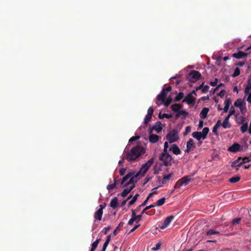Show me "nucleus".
I'll return each instance as SVG.
<instances>
[{
	"instance_id": "obj_1",
	"label": "nucleus",
	"mask_w": 251,
	"mask_h": 251,
	"mask_svg": "<svg viewBox=\"0 0 251 251\" xmlns=\"http://www.w3.org/2000/svg\"><path fill=\"white\" fill-rule=\"evenodd\" d=\"M172 90V87L169 86L167 88H163L160 93L157 95L155 100V103L157 106L161 105H164L165 107L169 106L173 101L178 102L181 100H183L184 94L183 92H179L174 98L173 99L171 96H167L171 91Z\"/></svg>"
},
{
	"instance_id": "obj_2",
	"label": "nucleus",
	"mask_w": 251,
	"mask_h": 251,
	"mask_svg": "<svg viewBox=\"0 0 251 251\" xmlns=\"http://www.w3.org/2000/svg\"><path fill=\"white\" fill-rule=\"evenodd\" d=\"M145 152V149L140 145L133 147L130 151L125 152V158L128 162L134 161Z\"/></svg>"
},
{
	"instance_id": "obj_3",
	"label": "nucleus",
	"mask_w": 251,
	"mask_h": 251,
	"mask_svg": "<svg viewBox=\"0 0 251 251\" xmlns=\"http://www.w3.org/2000/svg\"><path fill=\"white\" fill-rule=\"evenodd\" d=\"M159 159L165 166H171L173 161V158L168 152H161Z\"/></svg>"
},
{
	"instance_id": "obj_4",
	"label": "nucleus",
	"mask_w": 251,
	"mask_h": 251,
	"mask_svg": "<svg viewBox=\"0 0 251 251\" xmlns=\"http://www.w3.org/2000/svg\"><path fill=\"white\" fill-rule=\"evenodd\" d=\"M194 175H192V176H187L179 179L176 183L174 186V189H177L181 186H186L191 180L193 179L192 177Z\"/></svg>"
},
{
	"instance_id": "obj_5",
	"label": "nucleus",
	"mask_w": 251,
	"mask_h": 251,
	"mask_svg": "<svg viewBox=\"0 0 251 251\" xmlns=\"http://www.w3.org/2000/svg\"><path fill=\"white\" fill-rule=\"evenodd\" d=\"M153 162V158H152L148 160L146 163L143 164L140 170L137 173V176H143L151 166Z\"/></svg>"
},
{
	"instance_id": "obj_6",
	"label": "nucleus",
	"mask_w": 251,
	"mask_h": 251,
	"mask_svg": "<svg viewBox=\"0 0 251 251\" xmlns=\"http://www.w3.org/2000/svg\"><path fill=\"white\" fill-rule=\"evenodd\" d=\"M201 76V73L195 70L191 71L188 74L187 78L192 82H195L198 80Z\"/></svg>"
},
{
	"instance_id": "obj_7",
	"label": "nucleus",
	"mask_w": 251,
	"mask_h": 251,
	"mask_svg": "<svg viewBox=\"0 0 251 251\" xmlns=\"http://www.w3.org/2000/svg\"><path fill=\"white\" fill-rule=\"evenodd\" d=\"M166 139L170 143H172L177 140L178 137L175 130L170 132L166 136Z\"/></svg>"
},
{
	"instance_id": "obj_8",
	"label": "nucleus",
	"mask_w": 251,
	"mask_h": 251,
	"mask_svg": "<svg viewBox=\"0 0 251 251\" xmlns=\"http://www.w3.org/2000/svg\"><path fill=\"white\" fill-rule=\"evenodd\" d=\"M106 204L104 205L100 204L99 205V208L95 212L94 217L95 220L100 221L103 214V209L105 208Z\"/></svg>"
},
{
	"instance_id": "obj_9",
	"label": "nucleus",
	"mask_w": 251,
	"mask_h": 251,
	"mask_svg": "<svg viewBox=\"0 0 251 251\" xmlns=\"http://www.w3.org/2000/svg\"><path fill=\"white\" fill-rule=\"evenodd\" d=\"M196 98L192 94H188L183 99L182 102L186 103L189 105H194L195 103Z\"/></svg>"
},
{
	"instance_id": "obj_10",
	"label": "nucleus",
	"mask_w": 251,
	"mask_h": 251,
	"mask_svg": "<svg viewBox=\"0 0 251 251\" xmlns=\"http://www.w3.org/2000/svg\"><path fill=\"white\" fill-rule=\"evenodd\" d=\"M246 102L244 99H238L234 102V105L240 108V110H247Z\"/></svg>"
},
{
	"instance_id": "obj_11",
	"label": "nucleus",
	"mask_w": 251,
	"mask_h": 251,
	"mask_svg": "<svg viewBox=\"0 0 251 251\" xmlns=\"http://www.w3.org/2000/svg\"><path fill=\"white\" fill-rule=\"evenodd\" d=\"M235 111H229V114H228V115H227V116L226 117V118H225V119L224 120L223 123L222 124V126L224 128L230 127L231 126L229 123V119L230 116L231 115L234 114L235 113Z\"/></svg>"
},
{
	"instance_id": "obj_12",
	"label": "nucleus",
	"mask_w": 251,
	"mask_h": 251,
	"mask_svg": "<svg viewBox=\"0 0 251 251\" xmlns=\"http://www.w3.org/2000/svg\"><path fill=\"white\" fill-rule=\"evenodd\" d=\"M196 148V145L192 139H190L187 142L186 149L185 151L186 152H189L194 151Z\"/></svg>"
},
{
	"instance_id": "obj_13",
	"label": "nucleus",
	"mask_w": 251,
	"mask_h": 251,
	"mask_svg": "<svg viewBox=\"0 0 251 251\" xmlns=\"http://www.w3.org/2000/svg\"><path fill=\"white\" fill-rule=\"evenodd\" d=\"M175 219L174 216H170L167 217L165 218L164 220L163 223H162V225L160 226V228L161 229H163L166 228L168 226L170 225L171 222Z\"/></svg>"
},
{
	"instance_id": "obj_14",
	"label": "nucleus",
	"mask_w": 251,
	"mask_h": 251,
	"mask_svg": "<svg viewBox=\"0 0 251 251\" xmlns=\"http://www.w3.org/2000/svg\"><path fill=\"white\" fill-rule=\"evenodd\" d=\"M138 176L142 177L141 176H137V173L135 175L134 174L133 176H131L128 181L124 184V186H126L129 184H133L134 183L137 182L138 180L137 177Z\"/></svg>"
},
{
	"instance_id": "obj_15",
	"label": "nucleus",
	"mask_w": 251,
	"mask_h": 251,
	"mask_svg": "<svg viewBox=\"0 0 251 251\" xmlns=\"http://www.w3.org/2000/svg\"><path fill=\"white\" fill-rule=\"evenodd\" d=\"M248 55V53L244 52L242 51H238L237 52L234 53L232 54V57L236 59H241L244 57H246Z\"/></svg>"
},
{
	"instance_id": "obj_16",
	"label": "nucleus",
	"mask_w": 251,
	"mask_h": 251,
	"mask_svg": "<svg viewBox=\"0 0 251 251\" xmlns=\"http://www.w3.org/2000/svg\"><path fill=\"white\" fill-rule=\"evenodd\" d=\"M169 151L175 154L178 155L181 153V150L176 144H173L170 148Z\"/></svg>"
},
{
	"instance_id": "obj_17",
	"label": "nucleus",
	"mask_w": 251,
	"mask_h": 251,
	"mask_svg": "<svg viewBox=\"0 0 251 251\" xmlns=\"http://www.w3.org/2000/svg\"><path fill=\"white\" fill-rule=\"evenodd\" d=\"M240 148V145L238 143H235L228 148L227 151L232 152H236L239 151Z\"/></svg>"
},
{
	"instance_id": "obj_18",
	"label": "nucleus",
	"mask_w": 251,
	"mask_h": 251,
	"mask_svg": "<svg viewBox=\"0 0 251 251\" xmlns=\"http://www.w3.org/2000/svg\"><path fill=\"white\" fill-rule=\"evenodd\" d=\"M134 174V172L128 173L122 178L121 182V184L124 187H125V186H124V184H125V183L127 182L126 181L129 179V178L132 176H133Z\"/></svg>"
},
{
	"instance_id": "obj_19",
	"label": "nucleus",
	"mask_w": 251,
	"mask_h": 251,
	"mask_svg": "<svg viewBox=\"0 0 251 251\" xmlns=\"http://www.w3.org/2000/svg\"><path fill=\"white\" fill-rule=\"evenodd\" d=\"M155 206L154 205H153V204H151V205H150L149 206H146L144 209V210L142 211V214H144V213H145L147 215H153L155 213V210L154 209H152L150 211V212H146V210L149 209H151V208H153Z\"/></svg>"
},
{
	"instance_id": "obj_20",
	"label": "nucleus",
	"mask_w": 251,
	"mask_h": 251,
	"mask_svg": "<svg viewBox=\"0 0 251 251\" xmlns=\"http://www.w3.org/2000/svg\"><path fill=\"white\" fill-rule=\"evenodd\" d=\"M177 112L176 113L175 117L176 119H177L180 117H182L181 118L182 119H184L186 116L188 115V113L186 112V111H176Z\"/></svg>"
},
{
	"instance_id": "obj_21",
	"label": "nucleus",
	"mask_w": 251,
	"mask_h": 251,
	"mask_svg": "<svg viewBox=\"0 0 251 251\" xmlns=\"http://www.w3.org/2000/svg\"><path fill=\"white\" fill-rule=\"evenodd\" d=\"M162 128L161 126V124L160 122L156 123L155 125L152 127L151 129L150 130V133L152 131V130H154L156 131L157 133H159L162 131Z\"/></svg>"
},
{
	"instance_id": "obj_22",
	"label": "nucleus",
	"mask_w": 251,
	"mask_h": 251,
	"mask_svg": "<svg viewBox=\"0 0 251 251\" xmlns=\"http://www.w3.org/2000/svg\"><path fill=\"white\" fill-rule=\"evenodd\" d=\"M159 139V136L156 134H151L149 136V141L152 143H156Z\"/></svg>"
},
{
	"instance_id": "obj_23",
	"label": "nucleus",
	"mask_w": 251,
	"mask_h": 251,
	"mask_svg": "<svg viewBox=\"0 0 251 251\" xmlns=\"http://www.w3.org/2000/svg\"><path fill=\"white\" fill-rule=\"evenodd\" d=\"M232 101L230 98H227L225 101V106L224 109L219 108L218 110H228Z\"/></svg>"
},
{
	"instance_id": "obj_24",
	"label": "nucleus",
	"mask_w": 251,
	"mask_h": 251,
	"mask_svg": "<svg viewBox=\"0 0 251 251\" xmlns=\"http://www.w3.org/2000/svg\"><path fill=\"white\" fill-rule=\"evenodd\" d=\"M153 111H148V114L146 116L144 121V124H147L151 119L152 115L153 114Z\"/></svg>"
},
{
	"instance_id": "obj_25",
	"label": "nucleus",
	"mask_w": 251,
	"mask_h": 251,
	"mask_svg": "<svg viewBox=\"0 0 251 251\" xmlns=\"http://www.w3.org/2000/svg\"><path fill=\"white\" fill-rule=\"evenodd\" d=\"M118 198L117 197L113 198L110 201V206L113 209L116 208L118 205Z\"/></svg>"
},
{
	"instance_id": "obj_26",
	"label": "nucleus",
	"mask_w": 251,
	"mask_h": 251,
	"mask_svg": "<svg viewBox=\"0 0 251 251\" xmlns=\"http://www.w3.org/2000/svg\"><path fill=\"white\" fill-rule=\"evenodd\" d=\"M174 174L173 173H171L168 175H166V176H164L163 177V179L162 180V181H161V183L163 184H166L168 181L169 180V179H170V178L173 176Z\"/></svg>"
},
{
	"instance_id": "obj_27",
	"label": "nucleus",
	"mask_w": 251,
	"mask_h": 251,
	"mask_svg": "<svg viewBox=\"0 0 251 251\" xmlns=\"http://www.w3.org/2000/svg\"><path fill=\"white\" fill-rule=\"evenodd\" d=\"M192 136L194 138L197 139L199 141L201 140V138L202 139V136L201 132H199V131L193 132L192 133Z\"/></svg>"
},
{
	"instance_id": "obj_28",
	"label": "nucleus",
	"mask_w": 251,
	"mask_h": 251,
	"mask_svg": "<svg viewBox=\"0 0 251 251\" xmlns=\"http://www.w3.org/2000/svg\"><path fill=\"white\" fill-rule=\"evenodd\" d=\"M100 239H97L95 242H94L92 244L91 249L90 251H95V250L97 249V248L100 243Z\"/></svg>"
},
{
	"instance_id": "obj_29",
	"label": "nucleus",
	"mask_w": 251,
	"mask_h": 251,
	"mask_svg": "<svg viewBox=\"0 0 251 251\" xmlns=\"http://www.w3.org/2000/svg\"><path fill=\"white\" fill-rule=\"evenodd\" d=\"M209 129L207 127H204L201 132L202 139H205L209 132Z\"/></svg>"
},
{
	"instance_id": "obj_30",
	"label": "nucleus",
	"mask_w": 251,
	"mask_h": 251,
	"mask_svg": "<svg viewBox=\"0 0 251 251\" xmlns=\"http://www.w3.org/2000/svg\"><path fill=\"white\" fill-rule=\"evenodd\" d=\"M165 200H166V198L165 197H163V198H161L160 199H159L156 201V205H157L158 206H160L162 205L165 203Z\"/></svg>"
},
{
	"instance_id": "obj_31",
	"label": "nucleus",
	"mask_w": 251,
	"mask_h": 251,
	"mask_svg": "<svg viewBox=\"0 0 251 251\" xmlns=\"http://www.w3.org/2000/svg\"><path fill=\"white\" fill-rule=\"evenodd\" d=\"M135 221H137V219L135 217V214L134 213L131 214V218L128 221V224L129 225H132Z\"/></svg>"
},
{
	"instance_id": "obj_32",
	"label": "nucleus",
	"mask_w": 251,
	"mask_h": 251,
	"mask_svg": "<svg viewBox=\"0 0 251 251\" xmlns=\"http://www.w3.org/2000/svg\"><path fill=\"white\" fill-rule=\"evenodd\" d=\"M216 234H220V233L219 231H216L214 229H210L206 232V235L207 236H211Z\"/></svg>"
},
{
	"instance_id": "obj_33",
	"label": "nucleus",
	"mask_w": 251,
	"mask_h": 251,
	"mask_svg": "<svg viewBox=\"0 0 251 251\" xmlns=\"http://www.w3.org/2000/svg\"><path fill=\"white\" fill-rule=\"evenodd\" d=\"M172 115L171 114H161V113H159V117L160 119H164L165 118L167 119H170L172 117Z\"/></svg>"
},
{
	"instance_id": "obj_34",
	"label": "nucleus",
	"mask_w": 251,
	"mask_h": 251,
	"mask_svg": "<svg viewBox=\"0 0 251 251\" xmlns=\"http://www.w3.org/2000/svg\"><path fill=\"white\" fill-rule=\"evenodd\" d=\"M240 179V177L239 176H236L234 177H232L229 179V181L231 183H234L238 181H239Z\"/></svg>"
},
{
	"instance_id": "obj_35",
	"label": "nucleus",
	"mask_w": 251,
	"mask_h": 251,
	"mask_svg": "<svg viewBox=\"0 0 251 251\" xmlns=\"http://www.w3.org/2000/svg\"><path fill=\"white\" fill-rule=\"evenodd\" d=\"M181 108V105L180 104L175 103L171 106L172 110H180Z\"/></svg>"
},
{
	"instance_id": "obj_36",
	"label": "nucleus",
	"mask_w": 251,
	"mask_h": 251,
	"mask_svg": "<svg viewBox=\"0 0 251 251\" xmlns=\"http://www.w3.org/2000/svg\"><path fill=\"white\" fill-rule=\"evenodd\" d=\"M240 70L239 68L236 67L234 71V73H233L232 76L234 77H235L237 76H238L240 75Z\"/></svg>"
},
{
	"instance_id": "obj_37",
	"label": "nucleus",
	"mask_w": 251,
	"mask_h": 251,
	"mask_svg": "<svg viewBox=\"0 0 251 251\" xmlns=\"http://www.w3.org/2000/svg\"><path fill=\"white\" fill-rule=\"evenodd\" d=\"M208 111H201V112L200 114L201 118L202 119H205L207 117Z\"/></svg>"
},
{
	"instance_id": "obj_38",
	"label": "nucleus",
	"mask_w": 251,
	"mask_h": 251,
	"mask_svg": "<svg viewBox=\"0 0 251 251\" xmlns=\"http://www.w3.org/2000/svg\"><path fill=\"white\" fill-rule=\"evenodd\" d=\"M139 196L138 194H136L132 198V199L129 201L128 204L129 205H132L135 203V202L137 201V198Z\"/></svg>"
},
{
	"instance_id": "obj_39",
	"label": "nucleus",
	"mask_w": 251,
	"mask_h": 251,
	"mask_svg": "<svg viewBox=\"0 0 251 251\" xmlns=\"http://www.w3.org/2000/svg\"><path fill=\"white\" fill-rule=\"evenodd\" d=\"M248 126L247 123L243 124L240 127V130L242 132H245L248 129Z\"/></svg>"
},
{
	"instance_id": "obj_40",
	"label": "nucleus",
	"mask_w": 251,
	"mask_h": 251,
	"mask_svg": "<svg viewBox=\"0 0 251 251\" xmlns=\"http://www.w3.org/2000/svg\"><path fill=\"white\" fill-rule=\"evenodd\" d=\"M242 159V157H239L237 159L232 162L231 164L232 168H236V164L239 162V161Z\"/></svg>"
},
{
	"instance_id": "obj_41",
	"label": "nucleus",
	"mask_w": 251,
	"mask_h": 251,
	"mask_svg": "<svg viewBox=\"0 0 251 251\" xmlns=\"http://www.w3.org/2000/svg\"><path fill=\"white\" fill-rule=\"evenodd\" d=\"M130 193L129 191L128 190L127 188L124 189L123 191L121 193V196L123 197H126L127 194Z\"/></svg>"
},
{
	"instance_id": "obj_42",
	"label": "nucleus",
	"mask_w": 251,
	"mask_h": 251,
	"mask_svg": "<svg viewBox=\"0 0 251 251\" xmlns=\"http://www.w3.org/2000/svg\"><path fill=\"white\" fill-rule=\"evenodd\" d=\"M161 246V244L160 242H159L155 245V247H153L152 248V250L154 251H156L160 249Z\"/></svg>"
},
{
	"instance_id": "obj_43",
	"label": "nucleus",
	"mask_w": 251,
	"mask_h": 251,
	"mask_svg": "<svg viewBox=\"0 0 251 251\" xmlns=\"http://www.w3.org/2000/svg\"><path fill=\"white\" fill-rule=\"evenodd\" d=\"M140 138V136H138V135L133 136L130 138V139L129 140V142H132L134 141H136L137 140L139 139Z\"/></svg>"
},
{
	"instance_id": "obj_44",
	"label": "nucleus",
	"mask_w": 251,
	"mask_h": 251,
	"mask_svg": "<svg viewBox=\"0 0 251 251\" xmlns=\"http://www.w3.org/2000/svg\"><path fill=\"white\" fill-rule=\"evenodd\" d=\"M169 147V144L168 142H165L164 145V149L162 152H168V148Z\"/></svg>"
},
{
	"instance_id": "obj_45",
	"label": "nucleus",
	"mask_w": 251,
	"mask_h": 251,
	"mask_svg": "<svg viewBox=\"0 0 251 251\" xmlns=\"http://www.w3.org/2000/svg\"><path fill=\"white\" fill-rule=\"evenodd\" d=\"M191 128L190 126H188L185 128V132L184 133V135H187L189 133L191 132Z\"/></svg>"
},
{
	"instance_id": "obj_46",
	"label": "nucleus",
	"mask_w": 251,
	"mask_h": 251,
	"mask_svg": "<svg viewBox=\"0 0 251 251\" xmlns=\"http://www.w3.org/2000/svg\"><path fill=\"white\" fill-rule=\"evenodd\" d=\"M141 207L142 206H140V205L138 207H137L135 209L132 210V211H131L132 214L134 213L135 214H136L138 212H139Z\"/></svg>"
},
{
	"instance_id": "obj_47",
	"label": "nucleus",
	"mask_w": 251,
	"mask_h": 251,
	"mask_svg": "<svg viewBox=\"0 0 251 251\" xmlns=\"http://www.w3.org/2000/svg\"><path fill=\"white\" fill-rule=\"evenodd\" d=\"M209 88V87L208 85H203L201 91L203 93H206L208 92Z\"/></svg>"
},
{
	"instance_id": "obj_48",
	"label": "nucleus",
	"mask_w": 251,
	"mask_h": 251,
	"mask_svg": "<svg viewBox=\"0 0 251 251\" xmlns=\"http://www.w3.org/2000/svg\"><path fill=\"white\" fill-rule=\"evenodd\" d=\"M241 159H243L242 162H244V164L249 163L251 161V159H250V158L249 157H245L244 158L242 157Z\"/></svg>"
},
{
	"instance_id": "obj_49",
	"label": "nucleus",
	"mask_w": 251,
	"mask_h": 251,
	"mask_svg": "<svg viewBox=\"0 0 251 251\" xmlns=\"http://www.w3.org/2000/svg\"><path fill=\"white\" fill-rule=\"evenodd\" d=\"M218 128H219V127L216 126L215 125V126H214V127L213 128L212 132L216 135H218V133L217 132V129H218Z\"/></svg>"
},
{
	"instance_id": "obj_50",
	"label": "nucleus",
	"mask_w": 251,
	"mask_h": 251,
	"mask_svg": "<svg viewBox=\"0 0 251 251\" xmlns=\"http://www.w3.org/2000/svg\"><path fill=\"white\" fill-rule=\"evenodd\" d=\"M115 187V184H110L107 186V189L108 190H110L113 189Z\"/></svg>"
},
{
	"instance_id": "obj_51",
	"label": "nucleus",
	"mask_w": 251,
	"mask_h": 251,
	"mask_svg": "<svg viewBox=\"0 0 251 251\" xmlns=\"http://www.w3.org/2000/svg\"><path fill=\"white\" fill-rule=\"evenodd\" d=\"M142 214H143L142 213H141V215H136V214H135V217L137 219V221H136L137 223H138L139 221H140L141 220Z\"/></svg>"
},
{
	"instance_id": "obj_52",
	"label": "nucleus",
	"mask_w": 251,
	"mask_h": 251,
	"mask_svg": "<svg viewBox=\"0 0 251 251\" xmlns=\"http://www.w3.org/2000/svg\"><path fill=\"white\" fill-rule=\"evenodd\" d=\"M251 93V89L245 88V95L247 96V95H249Z\"/></svg>"
},
{
	"instance_id": "obj_53",
	"label": "nucleus",
	"mask_w": 251,
	"mask_h": 251,
	"mask_svg": "<svg viewBox=\"0 0 251 251\" xmlns=\"http://www.w3.org/2000/svg\"><path fill=\"white\" fill-rule=\"evenodd\" d=\"M217 82H218V79L217 78H215L214 81H211L210 82V84L212 86H215L217 85Z\"/></svg>"
},
{
	"instance_id": "obj_54",
	"label": "nucleus",
	"mask_w": 251,
	"mask_h": 251,
	"mask_svg": "<svg viewBox=\"0 0 251 251\" xmlns=\"http://www.w3.org/2000/svg\"><path fill=\"white\" fill-rule=\"evenodd\" d=\"M126 168H121L120 170V175L121 176H124L126 173Z\"/></svg>"
},
{
	"instance_id": "obj_55",
	"label": "nucleus",
	"mask_w": 251,
	"mask_h": 251,
	"mask_svg": "<svg viewBox=\"0 0 251 251\" xmlns=\"http://www.w3.org/2000/svg\"><path fill=\"white\" fill-rule=\"evenodd\" d=\"M240 221H241V218H236V219H234L233 220L232 223L233 224H239L240 223Z\"/></svg>"
},
{
	"instance_id": "obj_56",
	"label": "nucleus",
	"mask_w": 251,
	"mask_h": 251,
	"mask_svg": "<svg viewBox=\"0 0 251 251\" xmlns=\"http://www.w3.org/2000/svg\"><path fill=\"white\" fill-rule=\"evenodd\" d=\"M246 87L251 89V78L248 79V84Z\"/></svg>"
},
{
	"instance_id": "obj_57",
	"label": "nucleus",
	"mask_w": 251,
	"mask_h": 251,
	"mask_svg": "<svg viewBox=\"0 0 251 251\" xmlns=\"http://www.w3.org/2000/svg\"><path fill=\"white\" fill-rule=\"evenodd\" d=\"M123 225H124V223L123 222H120L118 226L117 227L116 230H120V228L123 227Z\"/></svg>"
},
{
	"instance_id": "obj_58",
	"label": "nucleus",
	"mask_w": 251,
	"mask_h": 251,
	"mask_svg": "<svg viewBox=\"0 0 251 251\" xmlns=\"http://www.w3.org/2000/svg\"><path fill=\"white\" fill-rule=\"evenodd\" d=\"M148 201H149V197H147V199L144 201V202L140 205V206H144L146 205L147 204Z\"/></svg>"
},
{
	"instance_id": "obj_59",
	"label": "nucleus",
	"mask_w": 251,
	"mask_h": 251,
	"mask_svg": "<svg viewBox=\"0 0 251 251\" xmlns=\"http://www.w3.org/2000/svg\"><path fill=\"white\" fill-rule=\"evenodd\" d=\"M126 159L125 158V155L124 156H122V159L121 160H120L119 161V165H122V164L124 163V160L125 159Z\"/></svg>"
},
{
	"instance_id": "obj_60",
	"label": "nucleus",
	"mask_w": 251,
	"mask_h": 251,
	"mask_svg": "<svg viewBox=\"0 0 251 251\" xmlns=\"http://www.w3.org/2000/svg\"><path fill=\"white\" fill-rule=\"evenodd\" d=\"M140 225L138 224L137 225H135L134 227H133L130 231V232H133L135 229H136L138 227L140 226Z\"/></svg>"
},
{
	"instance_id": "obj_61",
	"label": "nucleus",
	"mask_w": 251,
	"mask_h": 251,
	"mask_svg": "<svg viewBox=\"0 0 251 251\" xmlns=\"http://www.w3.org/2000/svg\"><path fill=\"white\" fill-rule=\"evenodd\" d=\"M110 239H111V236L110 235H108L106 237V241H105V243H106V244H109V242L110 241Z\"/></svg>"
},
{
	"instance_id": "obj_62",
	"label": "nucleus",
	"mask_w": 251,
	"mask_h": 251,
	"mask_svg": "<svg viewBox=\"0 0 251 251\" xmlns=\"http://www.w3.org/2000/svg\"><path fill=\"white\" fill-rule=\"evenodd\" d=\"M110 239H111V236L110 235H108L106 237V241H105V243H106V244H109V242L110 241Z\"/></svg>"
},
{
	"instance_id": "obj_63",
	"label": "nucleus",
	"mask_w": 251,
	"mask_h": 251,
	"mask_svg": "<svg viewBox=\"0 0 251 251\" xmlns=\"http://www.w3.org/2000/svg\"><path fill=\"white\" fill-rule=\"evenodd\" d=\"M248 96L247 98V101L249 102L251 104V93L249 95H248Z\"/></svg>"
},
{
	"instance_id": "obj_64",
	"label": "nucleus",
	"mask_w": 251,
	"mask_h": 251,
	"mask_svg": "<svg viewBox=\"0 0 251 251\" xmlns=\"http://www.w3.org/2000/svg\"><path fill=\"white\" fill-rule=\"evenodd\" d=\"M110 226H107V227H104L103 228L104 234H106L107 233V232L110 230Z\"/></svg>"
}]
</instances>
